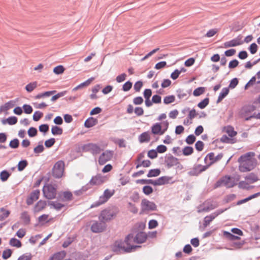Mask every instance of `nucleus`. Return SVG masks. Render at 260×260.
Returning a JSON list of instances; mask_svg holds the SVG:
<instances>
[{
	"instance_id": "f257e3e1",
	"label": "nucleus",
	"mask_w": 260,
	"mask_h": 260,
	"mask_svg": "<svg viewBox=\"0 0 260 260\" xmlns=\"http://www.w3.org/2000/svg\"><path fill=\"white\" fill-rule=\"evenodd\" d=\"M255 153L249 152L242 155L238 159L239 163V170L241 172H246L253 170L257 165V160L253 157Z\"/></svg>"
},
{
	"instance_id": "f03ea898",
	"label": "nucleus",
	"mask_w": 260,
	"mask_h": 260,
	"mask_svg": "<svg viewBox=\"0 0 260 260\" xmlns=\"http://www.w3.org/2000/svg\"><path fill=\"white\" fill-rule=\"evenodd\" d=\"M124 244V242L122 240L116 241L112 246V251L117 254L121 253L122 252L129 253L135 250L137 248L141 247L140 246H130L125 247Z\"/></svg>"
},
{
	"instance_id": "7ed1b4c3",
	"label": "nucleus",
	"mask_w": 260,
	"mask_h": 260,
	"mask_svg": "<svg viewBox=\"0 0 260 260\" xmlns=\"http://www.w3.org/2000/svg\"><path fill=\"white\" fill-rule=\"evenodd\" d=\"M239 178H233L230 176L225 175L219 179L215 184V188L221 186L222 185L228 188H231L237 185Z\"/></svg>"
},
{
	"instance_id": "20e7f679",
	"label": "nucleus",
	"mask_w": 260,
	"mask_h": 260,
	"mask_svg": "<svg viewBox=\"0 0 260 260\" xmlns=\"http://www.w3.org/2000/svg\"><path fill=\"white\" fill-rule=\"evenodd\" d=\"M115 190L106 189L104 190V193L100 196L99 200L94 202L90 206V208H95L101 206L107 202L108 200L114 194Z\"/></svg>"
},
{
	"instance_id": "39448f33",
	"label": "nucleus",
	"mask_w": 260,
	"mask_h": 260,
	"mask_svg": "<svg viewBox=\"0 0 260 260\" xmlns=\"http://www.w3.org/2000/svg\"><path fill=\"white\" fill-rule=\"evenodd\" d=\"M64 162L62 160L57 161L52 169V174L55 178H61L64 172Z\"/></svg>"
},
{
	"instance_id": "423d86ee",
	"label": "nucleus",
	"mask_w": 260,
	"mask_h": 260,
	"mask_svg": "<svg viewBox=\"0 0 260 260\" xmlns=\"http://www.w3.org/2000/svg\"><path fill=\"white\" fill-rule=\"evenodd\" d=\"M56 188L52 184H47L44 186L43 192L44 196L48 200L55 199L56 196Z\"/></svg>"
},
{
	"instance_id": "0eeeda50",
	"label": "nucleus",
	"mask_w": 260,
	"mask_h": 260,
	"mask_svg": "<svg viewBox=\"0 0 260 260\" xmlns=\"http://www.w3.org/2000/svg\"><path fill=\"white\" fill-rule=\"evenodd\" d=\"M116 212L114 211L106 209L102 210L99 216V219L101 221L106 222L112 220L116 215Z\"/></svg>"
},
{
	"instance_id": "6e6552de",
	"label": "nucleus",
	"mask_w": 260,
	"mask_h": 260,
	"mask_svg": "<svg viewBox=\"0 0 260 260\" xmlns=\"http://www.w3.org/2000/svg\"><path fill=\"white\" fill-rule=\"evenodd\" d=\"M82 148L83 151L90 152L93 155L99 154L102 150L98 144L92 143L84 145Z\"/></svg>"
},
{
	"instance_id": "1a4fd4ad",
	"label": "nucleus",
	"mask_w": 260,
	"mask_h": 260,
	"mask_svg": "<svg viewBox=\"0 0 260 260\" xmlns=\"http://www.w3.org/2000/svg\"><path fill=\"white\" fill-rule=\"evenodd\" d=\"M141 206V211L143 212L149 211H155L157 208V206L154 202H150L146 199L142 200Z\"/></svg>"
},
{
	"instance_id": "9d476101",
	"label": "nucleus",
	"mask_w": 260,
	"mask_h": 260,
	"mask_svg": "<svg viewBox=\"0 0 260 260\" xmlns=\"http://www.w3.org/2000/svg\"><path fill=\"white\" fill-rule=\"evenodd\" d=\"M256 109V107L253 105H245L242 107L240 111V116L244 118L246 120L247 117H249L251 113Z\"/></svg>"
},
{
	"instance_id": "9b49d317",
	"label": "nucleus",
	"mask_w": 260,
	"mask_h": 260,
	"mask_svg": "<svg viewBox=\"0 0 260 260\" xmlns=\"http://www.w3.org/2000/svg\"><path fill=\"white\" fill-rule=\"evenodd\" d=\"M107 225L104 221H95L91 226V231L94 233H101L105 230Z\"/></svg>"
},
{
	"instance_id": "f8f14e48",
	"label": "nucleus",
	"mask_w": 260,
	"mask_h": 260,
	"mask_svg": "<svg viewBox=\"0 0 260 260\" xmlns=\"http://www.w3.org/2000/svg\"><path fill=\"white\" fill-rule=\"evenodd\" d=\"M179 164L178 159L169 154L165 157V164L166 167L169 169Z\"/></svg>"
},
{
	"instance_id": "ddd939ff",
	"label": "nucleus",
	"mask_w": 260,
	"mask_h": 260,
	"mask_svg": "<svg viewBox=\"0 0 260 260\" xmlns=\"http://www.w3.org/2000/svg\"><path fill=\"white\" fill-rule=\"evenodd\" d=\"M113 156V151L106 150L99 157V163L101 165H104L110 160Z\"/></svg>"
},
{
	"instance_id": "4468645a",
	"label": "nucleus",
	"mask_w": 260,
	"mask_h": 260,
	"mask_svg": "<svg viewBox=\"0 0 260 260\" xmlns=\"http://www.w3.org/2000/svg\"><path fill=\"white\" fill-rule=\"evenodd\" d=\"M73 194L71 191H65L59 193L57 199L61 202H69L73 200Z\"/></svg>"
},
{
	"instance_id": "2eb2a0df",
	"label": "nucleus",
	"mask_w": 260,
	"mask_h": 260,
	"mask_svg": "<svg viewBox=\"0 0 260 260\" xmlns=\"http://www.w3.org/2000/svg\"><path fill=\"white\" fill-rule=\"evenodd\" d=\"M40 190L39 189H36L32 191L29 196L27 197L26 199V204L27 205H31L34 202L37 200L40 196Z\"/></svg>"
},
{
	"instance_id": "dca6fc26",
	"label": "nucleus",
	"mask_w": 260,
	"mask_h": 260,
	"mask_svg": "<svg viewBox=\"0 0 260 260\" xmlns=\"http://www.w3.org/2000/svg\"><path fill=\"white\" fill-rule=\"evenodd\" d=\"M106 178L101 174H98L91 178L89 185H98L102 184L105 181Z\"/></svg>"
},
{
	"instance_id": "f3484780",
	"label": "nucleus",
	"mask_w": 260,
	"mask_h": 260,
	"mask_svg": "<svg viewBox=\"0 0 260 260\" xmlns=\"http://www.w3.org/2000/svg\"><path fill=\"white\" fill-rule=\"evenodd\" d=\"M147 238V235L144 232H138L134 238V242L138 244L145 242Z\"/></svg>"
},
{
	"instance_id": "a211bd4d",
	"label": "nucleus",
	"mask_w": 260,
	"mask_h": 260,
	"mask_svg": "<svg viewBox=\"0 0 260 260\" xmlns=\"http://www.w3.org/2000/svg\"><path fill=\"white\" fill-rule=\"evenodd\" d=\"M151 132L154 135H162L164 132L162 131L161 123H155L151 126Z\"/></svg>"
},
{
	"instance_id": "6ab92c4d",
	"label": "nucleus",
	"mask_w": 260,
	"mask_h": 260,
	"mask_svg": "<svg viewBox=\"0 0 260 260\" xmlns=\"http://www.w3.org/2000/svg\"><path fill=\"white\" fill-rule=\"evenodd\" d=\"M172 177L167 176L160 177L157 179L156 180H155L156 182L155 183L156 186L168 184L169 183L170 181L172 180Z\"/></svg>"
},
{
	"instance_id": "aec40b11",
	"label": "nucleus",
	"mask_w": 260,
	"mask_h": 260,
	"mask_svg": "<svg viewBox=\"0 0 260 260\" xmlns=\"http://www.w3.org/2000/svg\"><path fill=\"white\" fill-rule=\"evenodd\" d=\"M243 43V42L239 41L238 38L234 39L230 41L226 42L224 43V47L225 48H229L231 47H235L240 45Z\"/></svg>"
},
{
	"instance_id": "412c9836",
	"label": "nucleus",
	"mask_w": 260,
	"mask_h": 260,
	"mask_svg": "<svg viewBox=\"0 0 260 260\" xmlns=\"http://www.w3.org/2000/svg\"><path fill=\"white\" fill-rule=\"evenodd\" d=\"M47 203L45 201H39L34 207V211L39 212L43 210L46 206Z\"/></svg>"
},
{
	"instance_id": "4be33fe9",
	"label": "nucleus",
	"mask_w": 260,
	"mask_h": 260,
	"mask_svg": "<svg viewBox=\"0 0 260 260\" xmlns=\"http://www.w3.org/2000/svg\"><path fill=\"white\" fill-rule=\"evenodd\" d=\"M98 123V120L97 119L90 117L85 120L84 122V126L87 128H90L95 125Z\"/></svg>"
},
{
	"instance_id": "5701e85b",
	"label": "nucleus",
	"mask_w": 260,
	"mask_h": 260,
	"mask_svg": "<svg viewBox=\"0 0 260 260\" xmlns=\"http://www.w3.org/2000/svg\"><path fill=\"white\" fill-rule=\"evenodd\" d=\"M94 79V77H91L90 78H89L85 82L80 84L78 86H76L73 89V91H75L79 89H81L84 87H86L89 86L91 82Z\"/></svg>"
},
{
	"instance_id": "b1692460",
	"label": "nucleus",
	"mask_w": 260,
	"mask_h": 260,
	"mask_svg": "<svg viewBox=\"0 0 260 260\" xmlns=\"http://www.w3.org/2000/svg\"><path fill=\"white\" fill-rule=\"evenodd\" d=\"M66 255L65 251H61L58 252L53 255V256L49 258V260H62Z\"/></svg>"
},
{
	"instance_id": "393cba45",
	"label": "nucleus",
	"mask_w": 260,
	"mask_h": 260,
	"mask_svg": "<svg viewBox=\"0 0 260 260\" xmlns=\"http://www.w3.org/2000/svg\"><path fill=\"white\" fill-rule=\"evenodd\" d=\"M229 93V89L228 87L223 88L219 93L216 103H220Z\"/></svg>"
},
{
	"instance_id": "a878e982",
	"label": "nucleus",
	"mask_w": 260,
	"mask_h": 260,
	"mask_svg": "<svg viewBox=\"0 0 260 260\" xmlns=\"http://www.w3.org/2000/svg\"><path fill=\"white\" fill-rule=\"evenodd\" d=\"M139 142L141 143L148 142L150 140V137L148 132L142 133L139 137Z\"/></svg>"
},
{
	"instance_id": "bb28decb",
	"label": "nucleus",
	"mask_w": 260,
	"mask_h": 260,
	"mask_svg": "<svg viewBox=\"0 0 260 260\" xmlns=\"http://www.w3.org/2000/svg\"><path fill=\"white\" fill-rule=\"evenodd\" d=\"M200 168L198 165H194L192 169L188 172L187 174L190 176H198L200 173Z\"/></svg>"
},
{
	"instance_id": "cd10ccee",
	"label": "nucleus",
	"mask_w": 260,
	"mask_h": 260,
	"mask_svg": "<svg viewBox=\"0 0 260 260\" xmlns=\"http://www.w3.org/2000/svg\"><path fill=\"white\" fill-rule=\"evenodd\" d=\"M20 218L23 220L24 224L28 225L30 223V216L26 211L23 212L21 213Z\"/></svg>"
},
{
	"instance_id": "c85d7f7f",
	"label": "nucleus",
	"mask_w": 260,
	"mask_h": 260,
	"mask_svg": "<svg viewBox=\"0 0 260 260\" xmlns=\"http://www.w3.org/2000/svg\"><path fill=\"white\" fill-rule=\"evenodd\" d=\"M245 179L249 183H253L257 181L258 179L257 176L254 173H250L245 177Z\"/></svg>"
},
{
	"instance_id": "c756f323",
	"label": "nucleus",
	"mask_w": 260,
	"mask_h": 260,
	"mask_svg": "<svg viewBox=\"0 0 260 260\" xmlns=\"http://www.w3.org/2000/svg\"><path fill=\"white\" fill-rule=\"evenodd\" d=\"M160 172V170L159 169H151L149 171L147 176L148 178L157 177L159 175Z\"/></svg>"
},
{
	"instance_id": "7c9ffc66",
	"label": "nucleus",
	"mask_w": 260,
	"mask_h": 260,
	"mask_svg": "<svg viewBox=\"0 0 260 260\" xmlns=\"http://www.w3.org/2000/svg\"><path fill=\"white\" fill-rule=\"evenodd\" d=\"M215 218V216L214 215L213 213L211 214L208 216H206L204 219V226H207L210 224V223Z\"/></svg>"
},
{
	"instance_id": "2f4dec72",
	"label": "nucleus",
	"mask_w": 260,
	"mask_h": 260,
	"mask_svg": "<svg viewBox=\"0 0 260 260\" xmlns=\"http://www.w3.org/2000/svg\"><path fill=\"white\" fill-rule=\"evenodd\" d=\"M9 244L12 246L16 247L17 248L21 247L22 246L21 241L15 238H12L10 239Z\"/></svg>"
},
{
	"instance_id": "473e14b6",
	"label": "nucleus",
	"mask_w": 260,
	"mask_h": 260,
	"mask_svg": "<svg viewBox=\"0 0 260 260\" xmlns=\"http://www.w3.org/2000/svg\"><path fill=\"white\" fill-rule=\"evenodd\" d=\"M48 204L57 211H59L62 207H64V205L54 201L49 202Z\"/></svg>"
},
{
	"instance_id": "72a5a7b5",
	"label": "nucleus",
	"mask_w": 260,
	"mask_h": 260,
	"mask_svg": "<svg viewBox=\"0 0 260 260\" xmlns=\"http://www.w3.org/2000/svg\"><path fill=\"white\" fill-rule=\"evenodd\" d=\"M10 175L11 174L8 171L3 170L0 173V179L3 182L6 181Z\"/></svg>"
},
{
	"instance_id": "f704fd0d",
	"label": "nucleus",
	"mask_w": 260,
	"mask_h": 260,
	"mask_svg": "<svg viewBox=\"0 0 260 260\" xmlns=\"http://www.w3.org/2000/svg\"><path fill=\"white\" fill-rule=\"evenodd\" d=\"M51 133L53 135H61L63 133V129L57 126H53L51 128Z\"/></svg>"
},
{
	"instance_id": "c9c22d12",
	"label": "nucleus",
	"mask_w": 260,
	"mask_h": 260,
	"mask_svg": "<svg viewBox=\"0 0 260 260\" xmlns=\"http://www.w3.org/2000/svg\"><path fill=\"white\" fill-rule=\"evenodd\" d=\"M17 118L15 116H11L8 117L6 120H3V123L5 124L6 121L7 122V123L9 125H14L16 124L17 122Z\"/></svg>"
},
{
	"instance_id": "e433bc0d",
	"label": "nucleus",
	"mask_w": 260,
	"mask_h": 260,
	"mask_svg": "<svg viewBox=\"0 0 260 260\" xmlns=\"http://www.w3.org/2000/svg\"><path fill=\"white\" fill-rule=\"evenodd\" d=\"M37 87V82L36 81L29 83L25 86V88L28 92H32Z\"/></svg>"
},
{
	"instance_id": "4c0bfd02",
	"label": "nucleus",
	"mask_w": 260,
	"mask_h": 260,
	"mask_svg": "<svg viewBox=\"0 0 260 260\" xmlns=\"http://www.w3.org/2000/svg\"><path fill=\"white\" fill-rule=\"evenodd\" d=\"M155 180H153L152 179H139L136 181V182L137 183H140L142 184H151L154 186H156L155 184Z\"/></svg>"
},
{
	"instance_id": "58836bf2",
	"label": "nucleus",
	"mask_w": 260,
	"mask_h": 260,
	"mask_svg": "<svg viewBox=\"0 0 260 260\" xmlns=\"http://www.w3.org/2000/svg\"><path fill=\"white\" fill-rule=\"evenodd\" d=\"M134 236L133 234H129L126 236L123 242H124V243H125L127 246H132L131 243L134 242Z\"/></svg>"
},
{
	"instance_id": "ea45409f",
	"label": "nucleus",
	"mask_w": 260,
	"mask_h": 260,
	"mask_svg": "<svg viewBox=\"0 0 260 260\" xmlns=\"http://www.w3.org/2000/svg\"><path fill=\"white\" fill-rule=\"evenodd\" d=\"M193 152V148L191 146H185L182 150L183 154L185 156L191 155Z\"/></svg>"
},
{
	"instance_id": "a19ab883",
	"label": "nucleus",
	"mask_w": 260,
	"mask_h": 260,
	"mask_svg": "<svg viewBox=\"0 0 260 260\" xmlns=\"http://www.w3.org/2000/svg\"><path fill=\"white\" fill-rule=\"evenodd\" d=\"M28 165V162L26 160H20L18 164V170L22 171Z\"/></svg>"
},
{
	"instance_id": "79ce46f5",
	"label": "nucleus",
	"mask_w": 260,
	"mask_h": 260,
	"mask_svg": "<svg viewBox=\"0 0 260 260\" xmlns=\"http://www.w3.org/2000/svg\"><path fill=\"white\" fill-rule=\"evenodd\" d=\"M205 91V88L204 87H199L195 89L193 92V94L195 96H198L202 94Z\"/></svg>"
},
{
	"instance_id": "37998d69",
	"label": "nucleus",
	"mask_w": 260,
	"mask_h": 260,
	"mask_svg": "<svg viewBox=\"0 0 260 260\" xmlns=\"http://www.w3.org/2000/svg\"><path fill=\"white\" fill-rule=\"evenodd\" d=\"M209 103V99L208 98H206L201 102L198 103V106L201 109H204Z\"/></svg>"
},
{
	"instance_id": "c03bdc74",
	"label": "nucleus",
	"mask_w": 260,
	"mask_h": 260,
	"mask_svg": "<svg viewBox=\"0 0 260 260\" xmlns=\"http://www.w3.org/2000/svg\"><path fill=\"white\" fill-rule=\"evenodd\" d=\"M1 211L3 212V213L0 215V221H3L9 216L10 212L5 210L4 208H2Z\"/></svg>"
},
{
	"instance_id": "a18cd8bd",
	"label": "nucleus",
	"mask_w": 260,
	"mask_h": 260,
	"mask_svg": "<svg viewBox=\"0 0 260 260\" xmlns=\"http://www.w3.org/2000/svg\"><path fill=\"white\" fill-rule=\"evenodd\" d=\"M19 146V141L18 139L15 138L11 140L9 143V147L13 149H16Z\"/></svg>"
},
{
	"instance_id": "49530a36",
	"label": "nucleus",
	"mask_w": 260,
	"mask_h": 260,
	"mask_svg": "<svg viewBox=\"0 0 260 260\" xmlns=\"http://www.w3.org/2000/svg\"><path fill=\"white\" fill-rule=\"evenodd\" d=\"M64 71V68L61 65L57 66L53 69V72L56 75H59L63 73Z\"/></svg>"
},
{
	"instance_id": "de8ad7c7",
	"label": "nucleus",
	"mask_w": 260,
	"mask_h": 260,
	"mask_svg": "<svg viewBox=\"0 0 260 260\" xmlns=\"http://www.w3.org/2000/svg\"><path fill=\"white\" fill-rule=\"evenodd\" d=\"M12 254V251L10 249L5 250L2 254V257L4 259H7L11 257Z\"/></svg>"
},
{
	"instance_id": "09e8293b",
	"label": "nucleus",
	"mask_w": 260,
	"mask_h": 260,
	"mask_svg": "<svg viewBox=\"0 0 260 260\" xmlns=\"http://www.w3.org/2000/svg\"><path fill=\"white\" fill-rule=\"evenodd\" d=\"M175 100V98L173 95H169L165 97L164 99V103L165 104H169L173 103Z\"/></svg>"
},
{
	"instance_id": "8fccbe9b",
	"label": "nucleus",
	"mask_w": 260,
	"mask_h": 260,
	"mask_svg": "<svg viewBox=\"0 0 260 260\" xmlns=\"http://www.w3.org/2000/svg\"><path fill=\"white\" fill-rule=\"evenodd\" d=\"M210 211V208L208 206L207 202L204 203L202 205H201L200 208L198 210L199 213L203 212H208Z\"/></svg>"
},
{
	"instance_id": "3c124183",
	"label": "nucleus",
	"mask_w": 260,
	"mask_h": 260,
	"mask_svg": "<svg viewBox=\"0 0 260 260\" xmlns=\"http://www.w3.org/2000/svg\"><path fill=\"white\" fill-rule=\"evenodd\" d=\"M177 96L179 99L185 98L187 96V92L182 89H178L177 90Z\"/></svg>"
},
{
	"instance_id": "603ef678",
	"label": "nucleus",
	"mask_w": 260,
	"mask_h": 260,
	"mask_svg": "<svg viewBox=\"0 0 260 260\" xmlns=\"http://www.w3.org/2000/svg\"><path fill=\"white\" fill-rule=\"evenodd\" d=\"M196 139V137L193 135H190L186 138L185 142L187 144L191 145L195 142Z\"/></svg>"
},
{
	"instance_id": "864d4df0",
	"label": "nucleus",
	"mask_w": 260,
	"mask_h": 260,
	"mask_svg": "<svg viewBox=\"0 0 260 260\" xmlns=\"http://www.w3.org/2000/svg\"><path fill=\"white\" fill-rule=\"evenodd\" d=\"M43 114L42 112H41L39 111H36L34 113L33 116H32L33 120L35 121H38L41 119V118L43 116Z\"/></svg>"
},
{
	"instance_id": "5fc2aeb1",
	"label": "nucleus",
	"mask_w": 260,
	"mask_h": 260,
	"mask_svg": "<svg viewBox=\"0 0 260 260\" xmlns=\"http://www.w3.org/2000/svg\"><path fill=\"white\" fill-rule=\"evenodd\" d=\"M143 192L146 195H149L153 192V188L149 185H146L143 187Z\"/></svg>"
},
{
	"instance_id": "6e6d98bb",
	"label": "nucleus",
	"mask_w": 260,
	"mask_h": 260,
	"mask_svg": "<svg viewBox=\"0 0 260 260\" xmlns=\"http://www.w3.org/2000/svg\"><path fill=\"white\" fill-rule=\"evenodd\" d=\"M133 85V83L132 82L128 81L126 82L122 86V90L124 91H127L129 90Z\"/></svg>"
},
{
	"instance_id": "4d7b16f0",
	"label": "nucleus",
	"mask_w": 260,
	"mask_h": 260,
	"mask_svg": "<svg viewBox=\"0 0 260 260\" xmlns=\"http://www.w3.org/2000/svg\"><path fill=\"white\" fill-rule=\"evenodd\" d=\"M55 143V140L54 138H50L45 142V146L47 148H50L53 146Z\"/></svg>"
},
{
	"instance_id": "13d9d810",
	"label": "nucleus",
	"mask_w": 260,
	"mask_h": 260,
	"mask_svg": "<svg viewBox=\"0 0 260 260\" xmlns=\"http://www.w3.org/2000/svg\"><path fill=\"white\" fill-rule=\"evenodd\" d=\"M88 186L89 184H87L85 186L82 187L81 189L75 191V194L78 196H81L84 192L86 191L88 189Z\"/></svg>"
},
{
	"instance_id": "bf43d9fd",
	"label": "nucleus",
	"mask_w": 260,
	"mask_h": 260,
	"mask_svg": "<svg viewBox=\"0 0 260 260\" xmlns=\"http://www.w3.org/2000/svg\"><path fill=\"white\" fill-rule=\"evenodd\" d=\"M129 210L131 212L136 214L138 212V209L137 208V207L133 204V203L129 202L128 203Z\"/></svg>"
},
{
	"instance_id": "052dcab7",
	"label": "nucleus",
	"mask_w": 260,
	"mask_h": 260,
	"mask_svg": "<svg viewBox=\"0 0 260 260\" xmlns=\"http://www.w3.org/2000/svg\"><path fill=\"white\" fill-rule=\"evenodd\" d=\"M25 113L29 114L32 112L33 109L29 105L24 104L22 107Z\"/></svg>"
},
{
	"instance_id": "680f3d73",
	"label": "nucleus",
	"mask_w": 260,
	"mask_h": 260,
	"mask_svg": "<svg viewBox=\"0 0 260 260\" xmlns=\"http://www.w3.org/2000/svg\"><path fill=\"white\" fill-rule=\"evenodd\" d=\"M37 129L35 127H31L28 130L27 133L30 137H34L37 135Z\"/></svg>"
},
{
	"instance_id": "e2e57ef3",
	"label": "nucleus",
	"mask_w": 260,
	"mask_h": 260,
	"mask_svg": "<svg viewBox=\"0 0 260 260\" xmlns=\"http://www.w3.org/2000/svg\"><path fill=\"white\" fill-rule=\"evenodd\" d=\"M226 132L228 134V135L231 137H233L235 136L237 133L234 131V128L232 126H229L227 128Z\"/></svg>"
},
{
	"instance_id": "0e129e2a",
	"label": "nucleus",
	"mask_w": 260,
	"mask_h": 260,
	"mask_svg": "<svg viewBox=\"0 0 260 260\" xmlns=\"http://www.w3.org/2000/svg\"><path fill=\"white\" fill-rule=\"evenodd\" d=\"M148 156L151 159H154L157 157V152L156 150L151 149L148 152Z\"/></svg>"
},
{
	"instance_id": "69168bd1",
	"label": "nucleus",
	"mask_w": 260,
	"mask_h": 260,
	"mask_svg": "<svg viewBox=\"0 0 260 260\" xmlns=\"http://www.w3.org/2000/svg\"><path fill=\"white\" fill-rule=\"evenodd\" d=\"M238 79L237 78H234L231 81L228 88L232 89L235 88L238 85Z\"/></svg>"
},
{
	"instance_id": "338daca9",
	"label": "nucleus",
	"mask_w": 260,
	"mask_h": 260,
	"mask_svg": "<svg viewBox=\"0 0 260 260\" xmlns=\"http://www.w3.org/2000/svg\"><path fill=\"white\" fill-rule=\"evenodd\" d=\"M44 150V147L42 144H39L34 149V152L35 153L39 154L42 153Z\"/></svg>"
},
{
	"instance_id": "774afa93",
	"label": "nucleus",
	"mask_w": 260,
	"mask_h": 260,
	"mask_svg": "<svg viewBox=\"0 0 260 260\" xmlns=\"http://www.w3.org/2000/svg\"><path fill=\"white\" fill-rule=\"evenodd\" d=\"M32 256L30 253H26L21 255L18 260H31Z\"/></svg>"
}]
</instances>
